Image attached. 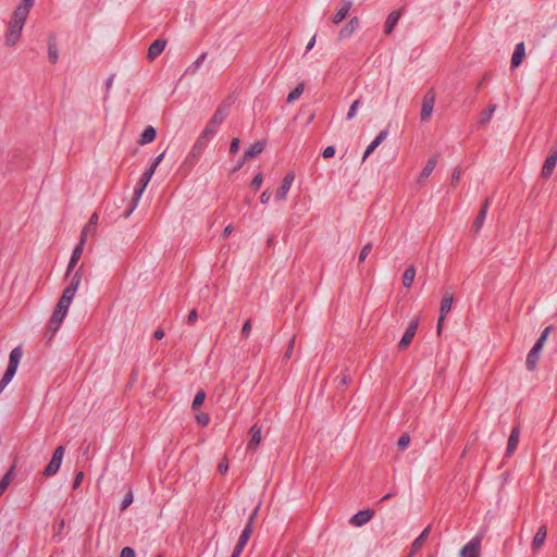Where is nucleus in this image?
Here are the masks:
<instances>
[{
    "label": "nucleus",
    "instance_id": "1",
    "mask_svg": "<svg viewBox=\"0 0 557 557\" xmlns=\"http://www.w3.org/2000/svg\"><path fill=\"white\" fill-rule=\"evenodd\" d=\"M33 7V0H21L12 12L8 28L4 35V44L8 47H14L22 37V32L27 16Z\"/></svg>",
    "mask_w": 557,
    "mask_h": 557
},
{
    "label": "nucleus",
    "instance_id": "2",
    "mask_svg": "<svg viewBox=\"0 0 557 557\" xmlns=\"http://www.w3.org/2000/svg\"><path fill=\"white\" fill-rule=\"evenodd\" d=\"M81 284V275L75 274L71 281V283L64 288L58 304L52 312V315L49 321V329L52 333H55L64 319L66 318L67 311L72 305V301L75 297V294Z\"/></svg>",
    "mask_w": 557,
    "mask_h": 557
},
{
    "label": "nucleus",
    "instance_id": "3",
    "mask_svg": "<svg viewBox=\"0 0 557 557\" xmlns=\"http://www.w3.org/2000/svg\"><path fill=\"white\" fill-rule=\"evenodd\" d=\"M296 177L297 175L294 170H288L284 174L275 191V197L277 200L285 201L287 199V196L293 187V184L296 181Z\"/></svg>",
    "mask_w": 557,
    "mask_h": 557
},
{
    "label": "nucleus",
    "instance_id": "4",
    "mask_svg": "<svg viewBox=\"0 0 557 557\" xmlns=\"http://www.w3.org/2000/svg\"><path fill=\"white\" fill-rule=\"evenodd\" d=\"M64 457V447L58 446L52 455L51 460L44 470V475L47 478L53 476L60 469Z\"/></svg>",
    "mask_w": 557,
    "mask_h": 557
},
{
    "label": "nucleus",
    "instance_id": "5",
    "mask_svg": "<svg viewBox=\"0 0 557 557\" xmlns=\"http://www.w3.org/2000/svg\"><path fill=\"white\" fill-rule=\"evenodd\" d=\"M352 4L351 0H343L330 16V21L334 25L341 24L349 15Z\"/></svg>",
    "mask_w": 557,
    "mask_h": 557
},
{
    "label": "nucleus",
    "instance_id": "6",
    "mask_svg": "<svg viewBox=\"0 0 557 557\" xmlns=\"http://www.w3.org/2000/svg\"><path fill=\"white\" fill-rule=\"evenodd\" d=\"M417 329H418V322L411 321L398 343V348L400 350L407 349V347L411 344L413 337L416 336Z\"/></svg>",
    "mask_w": 557,
    "mask_h": 557
},
{
    "label": "nucleus",
    "instance_id": "7",
    "mask_svg": "<svg viewBox=\"0 0 557 557\" xmlns=\"http://www.w3.org/2000/svg\"><path fill=\"white\" fill-rule=\"evenodd\" d=\"M360 20L358 16L351 17L338 32L339 39L351 37L359 28Z\"/></svg>",
    "mask_w": 557,
    "mask_h": 557
},
{
    "label": "nucleus",
    "instance_id": "8",
    "mask_svg": "<svg viewBox=\"0 0 557 557\" xmlns=\"http://www.w3.org/2000/svg\"><path fill=\"white\" fill-rule=\"evenodd\" d=\"M547 536V527L546 525H540L533 535L531 547L533 552H539L545 544Z\"/></svg>",
    "mask_w": 557,
    "mask_h": 557
},
{
    "label": "nucleus",
    "instance_id": "9",
    "mask_svg": "<svg viewBox=\"0 0 557 557\" xmlns=\"http://www.w3.org/2000/svg\"><path fill=\"white\" fill-rule=\"evenodd\" d=\"M435 103V96L433 92H429L424 96L421 107V119L428 121L433 112Z\"/></svg>",
    "mask_w": 557,
    "mask_h": 557
},
{
    "label": "nucleus",
    "instance_id": "10",
    "mask_svg": "<svg viewBox=\"0 0 557 557\" xmlns=\"http://www.w3.org/2000/svg\"><path fill=\"white\" fill-rule=\"evenodd\" d=\"M373 516L374 512L371 509L361 510L350 518V524L357 528L362 527L363 524L369 522L373 518Z\"/></svg>",
    "mask_w": 557,
    "mask_h": 557
},
{
    "label": "nucleus",
    "instance_id": "11",
    "mask_svg": "<svg viewBox=\"0 0 557 557\" xmlns=\"http://www.w3.org/2000/svg\"><path fill=\"white\" fill-rule=\"evenodd\" d=\"M460 557H480V541L471 540L466 544L460 552Z\"/></svg>",
    "mask_w": 557,
    "mask_h": 557
},
{
    "label": "nucleus",
    "instance_id": "12",
    "mask_svg": "<svg viewBox=\"0 0 557 557\" xmlns=\"http://www.w3.org/2000/svg\"><path fill=\"white\" fill-rule=\"evenodd\" d=\"M165 40L158 39L154 40L148 48L147 58L149 61L156 60L164 50L165 48Z\"/></svg>",
    "mask_w": 557,
    "mask_h": 557
},
{
    "label": "nucleus",
    "instance_id": "13",
    "mask_svg": "<svg viewBox=\"0 0 557 557\" xmlns=\"http://www.w3.org/2000/svg\"><path fill=\"white\" fill-rule=\"evenodd\" d=\"M264 148V145L262 143H256L253 144L244 154L243 161L234 169V171H237L242 168V165L247 162L248 160L257 157L262 152Z\"/></svg>",
    "mask_w": 557,
    "mask_h": 557
},
{
    "label": "nucleus",
    "instance_id": "14",
    "mask_svg": "<svg viewBox=\"0 0 557 557\" xmlns=\"http://www.w3.org/2000/svg\"><path fill=\"white\" fill-rule=\"evenodd\" d=\"M250 535H251V521L247 524V527L242 532L240 537L238 540V543L234 549L232 557H238V555L242 553L243 548L247 544Z\"/></svg>",
    "mask_w": 557,
    "mask_h": 557
},
{
    "label": "nucleus",
    "instance_id": "15",
    "mask_svg": "<svg viewBox=\"0 0 557 557\" xmlns=\"http://www.w3.org/2000/svg\"><path fill=\"white\" fill-rule=\"evenodd\" d=\"M556 163H557V153L548 154L544 161L543 166H542V172H541L542 176L545 178L549 177L554 172Z\"/></svg>",
    "mask_w": 557,
    "mask_h": 557
},
{
    "label": "nucleus",
    "instance_id": "16",
    "mask_svg": "<svg viewBox=\"0 0 557 557\" xmlns=\"http://www.w3.org/2000/svg\"><path fill=\"white\" fill-rule=\"evenodd\" d=\"M429 534V529H425L411 544L410 550L407 555V557H413L416 554H418L421 548L423 547L426 537Z\"/></svg>",
    "mask_w": 557,
    "mask_h": 557
},
{
    "label": "nucleus",
    "instance_id": "17",
    "mask_svg": "<svg viewBox=\"0 0 557 557\" xmlns=\"http://www.w3.org/2000/svg\"><path fill=\"white\" fill-rule=\"evenodd\" d=\"M249 442H248V449H256L262 440V432L261 429L257 425H252L249 430Z\"/></svg>",
    "mask_w": 557,
    "mask_h": 557
},
{
    "label": "nucleus",
    "instance_id": "18",
    "mask_svg": "<svg viewBox=\"0 0 557 557\" xmlns=\"http://www.w3.org/2000/svg\"><path fill=\"white\" fill-rule=\"evenodd\" d=\"M453 302L454 294L451 292H446L441 299L440 314L447 317L448 312L451 310Z\"/></svg>",
    "mask_w": 557,
    "mask_h": 557
},
{
    "label": "nucleus",
    "instance_id": "19",
    "mask_svg": "<svg viewBox=\"0 0 557 557\" xmlns=\"http://www.w3.org/2000/svg\"><path fill=\"white\" fill-rule=\"evenodd\" d=\"M386 132H380L377 136L372 140L363 153V160H366L386 138Z\"/></svg>",
    "mask_w": 557,
    "mask_h": 557
},
{
    "label": "nucleus",
    "instance_id": "20",
    "mask_svg": "<svg viewBox=\"0 0 557 557\" xmlns=\"http://www.w3.org/2000/svg\"><path fill=\"white\" fill-rule=\"evenodd\" d=\"M162 158H163V154H160V156L156 159V161L151 164V166H150V168L145 172V174H144V176H143V178H141V184H143V186H141V189H140V191H139V193H141V191H143V189L148 185L149 181L151 180V177H152V175H153V173H154V171H156L157 166H158V165H159V163L161 162Z\"/></svg>",
    "mask_w": 557,
    "mask_h": 557
},
{
    "label": "nucleus",
    "instance_id": "21",
    "mask_svg": "<svg viewBox=\"0 0 557 557\" xmlns=\"http://www.w3.org/2000/svg\"><path fill=\"white\" fill-rule=\"evenodd\" d=\"M83 244H84V240L82 239L79 245L76 246L75 249L73 250V253L71 256L69 267H67V273L71 272L75 268L78 260L81 259L82 253H83Z\"/></svg>",
    "mask_w": 557,
    "mask_h": 557
},
{
    "label": "nucleus",
    "instance_id": "22",
    "mask_svg": "<svg viewBox=\"0 0 557 557\" xmlns=\"http://www.w3.org/2000/svg\"><path fill=\"white\" fill-rule=\"evenodd\" d=\"M416 278V270L414 268L410 267L405 270L401 276V283L404 287L410 288L414 282Z\"/></svg>",
    "mask_w": 557,
    "mask_h": 557
},
{
    "label": "nucleus",
    "instance_id": "23",
    "mask_svg": "<svg viewBox=\"0 0 557 557\" xmlns=\"http://www.w3.org/2000/svg\"><path fill=\"white\" fill-rule=\"evenodd\" d=\"M540 358H541V354L531 349L525 359L527 369L529 371H533L536 368V366L540 361Z\"/></svg>",
    "mask_w": 557,
    "mask_h": 557
},
{
    "label": "nucleus",
    "instance_id": "24",
    "mask_svg": "<svg viewBox=\"0 0 557 557\" xmlns=\"http://www.w3.org/2000/svg\"><path fill=\"white\" fill-rule=\"evenodd\" d=\"M156 134H157V133H156L154 127H152V126H147V127L144 129V132H143V134H141V136H140V138H139V141H138V143H139L140 145L149 144V143H151V141H153V140H154V138H156Z\"/></svg>",
    "mask_w": 557,
    "mask_h": 557
},
{
    "label": "nucleus",
    "instance_id": "25",
    "mask_svg": "<svg viewBox=\"0 0 557 557\" xmlns=\"http://www.w3.org/2000/svg\"><path fill=\"white\" fill-rule=\"evenodd\" d=\"M16 370L17 369L8 366L5 372L0 381V392H2L7 387V385L12 381V379L14 377V375L16 373Z\"/></svg>",
    "mask_w": 557,
    "mask_h": 557
},
{
    "label": "nucleus",
    "instance_id": "26",
    "mask_svg": "<svg viewBox=\"0 0 557 557\" xmlns=\"http://www.w3.org/2000/svg\"><path fill=\"white\" fill-rule=\"evenodd\" d=\"M22 356H23V351L20 347H16L14 348L11 352H10V356H9V367H13L15 369H17L18 367V363L22 359Z\"/></svg>",
    "mask_w": 557,
    "mask_h": 557
},
{
    "label": "nucleus",
    "instance_id": "27",
    "mask_svg": "<svg viewBox=\"0 0 557 557\" xmlns=\"http://www.w3.org/2000/svg\"><path fill=\"white\" fill-rule=\"evenodd\" d=\"M398 20H399V13L398 12H392L387 16V18L385 21V26H384L385 27V29H384L385 34H391L393 32V29H394L395 25L397 24Z\"/></svg>",
    "mask_w": 557,
    "mask_h": 557
},
{
    "label": "nucleus",
    "instance_id": "28",
    "mask_svg": "<svg viewBox=\"0 0 557 557\" xmlns=\"http://www.w3.org/2000/svg\"><path fill=\"white\" fill-rule=\"evenodd\" d=\"M212 134H213V129H211L209 127L205 128L202 131V133L200 134L194 149L200 150L207 144V141L210 139Z\"/></svg>",
    "mask_w": 557,
    "mask_h": 557
},
{
    "label": "nucleus",
    "instance_id": "29",
    "mask_svg": "<svg viewBox=\"0 0 557 557\" xmlns=\"http://www.w3.org/2000/svg\"><path fill=\"white\" fill-rule=\"evenodd\" d=\"M194 412L195 421L199 426L205 428L210 423V416L207 412L202 410H194Z\"/></svg>",
    "mask_w": 557,
    "mask_h": 557
},
{
    "label": "nucleus",
    "instance_id": "30",
    "mask_svg": "<svg viewBox=\"0 0 557 557\" xmlns=\"http://www.w3.org/2000/svg\"><path fill=\"white\" fill-rule=\"evenodd\" d=\"M206 393L205 391L200 389L196 393L194 399H193V403H191V410H200V407L203 405L205 400H206Z\"/></svg>",
    "mask_w": 557,
    "mask_h": 557
},
{
    "label": "nucleus",
    "instance_id": "31",
    "mask_svg": "<svg viewBox=\"0 0 557 557\" xmlns=\"http://www.w3.org/2000/svg\"><path fill=\"white\" fill-rule=\"evenodd\" d=\"M305 90V85L301 83V84H298L288 95H287V98H286V101L288 103H292L294 101H296L297 99L300 98V96L302 95Z\"/></svg>",
    "mask_w": 557,
    "mask_h": 557
},
{
    "label": "nucleus",
    "instance_id": "32",
    "mask_svg": "<svg viewBox=\"0 0 557 557\" xmlns=\"http://www.w3.org/2000/svg\"><path fill=\"white\" fill-rule=\"evenodd\" d=\"M523 57H524V47L522 44H519L516 47L513 54H512V59H511L512 65L518 66L521 63Z\"/></svg>",
    "mask_w": 557,
    "mask_h": 557
},
{
    "label": "nucleus",
    "instance_id": "33",
    "mask_svg": "<svg viewBox=\"0 0 557 557\" xmlns=\"http://www.w3.org/2000/svg\"><path fill=\"white\" fill-rule=\"evenodd\" d=\"M519 441V432L518 430H513L508 438L507 443V453L512 454L515 449L517 448Z\"/></svg>",
    "mask_w": 557,
    "mask_h": 557
},
{
    "label": "nucleus",
    "instance_id": "34",
    "mask_svg": "<svg viewBox=\"0 0 557 557\" xmlns=\"http://www.w3.org/2000/svg\"><path fill=\"white\" fill-rule=\"evenodd\" d=\"M495 110H496V106H495V104H490V106H487V107H486V108L481 112V114H480V122H481V123H483V124H484V123H487V122L492 119V116H493V114H494Z\"/></svg>",
    "mask_w": 557,
    "mask_h": 557
},
{
    "label": "nucleus",
    "instance_id": "35",
    "mask_svg": "<svg viewBox=\"0 0 557 557\" xmlns=\"http://www.w3.org/2000/svg\"><path fill=\"white\" fill-rule=\"evenodd\" d=\"M12 470L7 472L0 482V496L4 493L8 486L11 484Z\"/></svg>",
    "mask_w": 557,
    "mask_h": 557
},
{
    "label": "nucleus",
    "instance_id": "36",
    "mask_svg": "<svg viewBox=\"0 0 557 557\" xmlns=\"http://www.w3.org/2000/svg\"><path fill=\"white\" fill-rule=\"evenodd\" d=\"M435 165H436V160L434 158L429 159L423 168V171H422L423 175H425V176L430 175L432 173V171L434 170Z\"/></svg>",
    "mask_w": 557,
    "mask_h": 557
},
{
    "label": "nucleus",
    "instance_id": "37",
    "mask_svg": "<svg viewBox=\"0 0 557 557\" xmlns=\"http://www.w3.org/2000/svg\"><path fill=\"white\" fill-rule=\"evenodd\" d=\"M263 183V174L262 173H257L255 175V177L251 180V183H250V186L253 188V189H259L260 186L262 185Z\"/></svg>",
    "mask_w": 557,
    "mask_h": 557
},
{
    "label": "nucleus",
    "instance_id": "38",
    "mask_svg": "<svg viewBox=\"0 0 557 557\" xmlns=\"http://www.w3.org/2000/svg\"><path fill=\"white\" fill-rule=\"evenodd\" d=\"M370 251H371V245L368 244V245L363 246V248L361 249V251L359 253V261L360 262L364 261L368 258Z\"/></svg>",
    "mask_w": 557,
    "mask_h": 557
},
{
    "label": "nucleus",
    "instance_id": "39",
    "mask_svg": "<svg viewBox=\"0 0 557 557\" xmlns=\"http://www.w3.org/2000/svg\"><path fill=\"white\" fill-rule=\"evenodd\" d=\"M358 107H359V101L358 100H356V101H354L351 103V106H350V108H349V110L347 112L348 119L355 117Z\"/></svg>",
    "mask_w": 557,
    "mask_h": 557
},
{
    "label": "nucleus",
    "instance_id": "40",
    "mask_svg": "<svg viewBox=\"0 0 557 557\" xmlns=\"http://www.w3.org/2000/svg\"><path fill=\"white\" fill-rule=\"evenodd\" d=\"M334 154H335V148H334L333 146H329V147H326V148L323 150V152H322V157H323L324 159H330V158L334 157Z\"/></svg>",
    "mask_w": 557,
    "mask_h": 557
},
{
    "label": "nucleus",
    "instance_id": "41",
    "mask_svg": "<svg viewBox=\"0 0 557 557\" xmlns=\"http://www.w3.org/2000/svg\"><path fill=\"white\" fill-rule=\"evenodd\" d=\"M239 144H240V143H239V139H238V138H234V139L232 140V143H231V147H230V152H231L232 154H235V153H237V152H238V150H239Z\"/></svg>",
    "mask_w": 557,
    "mask_h": 557
},
{
    "label": "nucleus",
    "instance_id": "42",
    "mask_svg": "<svg viewBox=\"0 0 557 557\" xmlns=\"http://www.w3.org/2000/svg\"><path fill=\"white\" fill-rule=\"evenodd\" d=\"M120 557H135V552L131 547H124L121 550Z\"/></svg>",
    "mask_w": 557,
    "mask_h": 557
},
{
    "label": "nucleus",
    "instance_id": "43",
    "mask_svg": "<svg viewBox=\"0 0 557 557\" xmlns=\"http://www.w3.org/2000/svg\"><path fill=\"white\" fill-rule=\"evenodd\" d=\"M408 444H409V436H407V435H404L398 440V447L401 449L406 448L408 446Z\"/></svg>",
    "mask_w": 557,
    "mask_h": 557
},
{
    "label": "nucleus",
    "instance_id": "44",
    "mask_svg": "<svg viewBox=\"0 0 557 557\" xmlns=\"http://www.w3.org/2000/svg\"><path fill=\"white\" fill-rule=\"evenodd\" d=\"M270 198H271V195L269 193V190H264L261 195H260V202L262 205H267L269 201H270Z\"/></svg>",
    "mask_w": 557,
    "mask_h": 557
},
{
    "label": "nucleus",
    "instance_id": "45",
    "mask_svg": "<svg viewBox=\"0 0 557 557\" xmlns=\"http://www.w3.org/2000/svg\"><path fill=\"white\" fill-rule=\"evenodd\" d=\"M198 319V313L196 310H191L189 313H188V317H187V321L189 324H194Z\"/></svg>",
    "mask_w": 557,
    "mask_h": 557
},
{
    "label": "nucleus",
    "instance_id": "46",
    "mask_svg": "<svg viewBox=\"0 0 557 557\" xmlns=\"http://www.w3.org/2000/svg\"><path fill=\"white\" fill-rule=\"evenodd\" d=\"M228 469V463L227 461L223 460L219 463L218 466V471L221 473V474H224Z\"/></svg>",
    "mask_w": 557,
    "mask_h": 557
},
{
    "label": "nucleus",
    "instance_id": "47",
    "mask_svg": "<svg viewBox=\"0 0 557 557\" xmlns=\"http://www.w3.org/2000/svg\"><path fill=\"white\" fill-rule=\"evenodd\" d=\"M552 331V327L550 326H547L546 329H544V331L542 332L541 336H540V341L541 342H546L547 337L549 336V333Z\"/></svg>",
    "mask_w": 557,
    "mask_h": 557
},
{
    "label": "nucleus",
    "instance_id": "48",
    "mask_svg": "<svg viewBox=\"0 0 557 557\" xmlns=\"http://www.w3.org/2000/svg\"><path fill=\"white\" fill-rule=\"evenodd\" d=\"M544 345H545L544 342H541L540 339H537L536 343L534 344V346L531 349L541 354L542 350H543Z\"/></svg>",
    "mask_w": 557,
    "mask_h": 557
},
{
    "label": "nucleus",
    "instance_id": "49",
    "mask_svg": "<svg viewBox=\"0 0 557 557\" xmlns=\"http://www.w3.org/2000/svg\"><path fill=\"white\" fill-rule=\"evenodd\" d=\"M544 345H545L544 342H541L540 339H537L536 343L534 344V346L531 349L541 354L542 350H543Z\"/></svg>",
    "mask_w": 557,
    "mask_h": 557
},
{
    "label": "nucleus",
    "instance_id": "50",
    "mask_svg": "<svg viewBox=\"0 0 557 557\" xmlns=\"http://www.w3.org/2000/svg\"><path fill=\"white\" fill-rule=\"evenodd\" d=\"M83 479H84V473L83 472H78L76 474V476H75V480H74V488H77L81 485Z\"/></svg>",
    "mask_w": 557,
    "mask_h": 557
},
{
    "label": "nucleus",
    "instance_id": "51",
    "mask_svg": "<svg viewBox=\"0 0 557 557\" xmlns=\"http://www.w3.org/2000/svg\"><path fill=\"white\" fill-rule=\"evenodd\" d=\"M446 317L445 315H441L440 314V318H438V321H437V333L441 334L442 332V329H443V324H444V321H445Z\"/></svg>",
    "mask_w": 557,
    "mask_h": 557
},
{
    "label": "nucleus",
    "instance_id": "52",
    "mask_svg": "<svg viewBox=\"0 0 557 557\" xmlns=\"http://www.w3.org/2000/svg\"><path fill=\"white\" fill-rule=\"evenodd\" d=\"M250 327H251L250 322L247 321L243 326V330H242L243 334H245L247 336L250 332Z\"/></svg>",
    "mask_w": 557,
    "mask_h": 557
},
{
    "label": "nucleus",
    "instance_id": "53",
    "mask_svg": "<svg viewBox=\"0 0 557 557\" xmlns=\"http://www.w3.org/2000/svg\"><path fill=\"white\" fill-rule=\"evenodd\" d=\"M232 232H233V227H232V225H228V226H226V227L224 228L223 234H224V236H227V235H230Z\"/></svg>",
    "mask_w": 557,
    "mask_h": 557
},
{
    "label": "nucleus",
    "instance_id": "54",
    "mask_svg": "<svg viewBox=\"0 0 557 557\" xmlns=\"http://www.w3.org/2000/svg\"><path fill=\"white\" fill-rule=\"evenodd\" d=\"M154 337L158 338V339H161L163 337V331H157L154 333Z\"/></svg>",
    "mask_w": 557,
    "mask_h": 557
},
{
    "label": "nucleus",
    "instance_id": "55",
    "mask_svg": "<svg viewBox=\"0 0 557 557\" xmlns=\"http://www.w3.org/2000/svg\"><path fill=\"white\" fill-rule=\"evenodd\" d=\"M49 53H50V58L54 61V60L57 59L55 52H52V51L50 50V52H49Z\"/></svg>",
    "mask_w": 557,
    "mask_h": 557
},
{
    "label": "nucleus",
    "instance_id": "56",
    "mask_svg": "<svg viewBox=\"0 0 557 557\" xmlns=\"http://www.w3.org/2000/svg\"><path fill=\"white\" fill-rule=\"evenodd\" d=\"M294 339L290 342L289 350H287L286 356H289L290 350L293 349Z\"/></svg>",
    "mask_w": 557,
    "mask_h": 557
},
{
    "label": "nucleus",
    "instance_id": "57",
    "mask_svg": "<svg viewBox=\"0 0 557 557\" xmlns=\"http://www.w3.org/2000/svg\"><path fill=\"white\" fill-rule=\"evenodd\" d=\"M294 339L290 342L289 350H287L286 356H289L290 350L293 349Z\"/></svg>",
    "mask_w": 557,
    "mask_h": 557
},
{
    "label": "nucleus",
    "instance_id": "58",
    "mask_svg": "<svg viewBox=\"0 0 557 557\" xmlns=\"http://www.w3.org/2000/svg\"><path fill=\"white\" fill-rule=\"evenodd\" d=\"M454 180H455L456 182L459 180V173H456V174L454 175Z\"/></svg>",
    "mask_w": 557,
    "mask_h": 557
},
{
    "label": "nucleus",
    "instance_id": "59",
    "mask_svg": "<svg viewBox=\"0 0 557 557\" xmlns=\"http://www.w3.org/2000/svg\"><path fill=\"white\" fill-rule=\"evenodd\" d=\"M428 557H436L434 554H430L428 555Z\"/></svg>",
    "mask_w": 557,
    "mask_h": 557
}]
</instances>
